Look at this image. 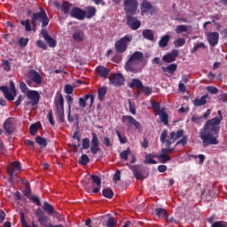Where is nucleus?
I'll list each match as a JSON object with an SVG mask.
<instances>
[{"mask_svg": "<svg viewBox=\"0 0 227 227\" xmlns=\"http://www.w3.org/2000/svg\"><path fill=\"white\" fill-rule=\"evenodd\" d=\"M218 116L213 119L207 120L203 126V129L200 131V137L202 141L203 146H209V145H217V136H219V130H221V121L223 120V113L218 110Z\"/></svg>", "mask_w": 227, "mask_h": 227, "instance_id": "1", "label": "nucleus"}, {"mask_svg": "<svg viewBox=\"0 0 227 227\" xmlns=\"http://www.w3.org/2000/svg\"><path fill=\"white\" fill-rule=\"evenodd\" d=\"M31 22L33 27H36L42 22V27H47L49 26V17L47 16V12H45V9L40 7L39 12H33L31 17Z\"/></svg>", "mask_w": 227, "mask_h": 227, "instance_id": "2", "label": "nucleus"}, {"mask_svg": "<svg viewBox=\"0 0 227 227\" xmlns=\"http://www.w3.org/2000/svg\"><path fill=\"white\" fill-rule=\"evenodd\" d=\"M54 106L57 109L56 114H58L60 123H65V99L61 91H57L54 98Z\"/></svg>", "mask_w": 227, "mask_h": 227, "instance_id": "3", "label": "nucleus"}, {"mask_svg": "<svg viewBox=\"0 0 227 227\" xmlns=\"http://www.w3.org/2000/svg\"><path fill=\"white\" fill-rule=\"evenodd\" d=\"M132 42V35H124L122 38L115 42V51L119 54H123L127 49H129V44Z\"/></svg>", "mask_w": 227, "mask_h": 227, "instance_id": "4", "label": "nucleus"}, {"mask_svg": "<svg viewBox=\"0 0 227 227\" xmlns=\"http://www.w3.org/2000/svg\"><path fill=\"white\" fill-rule=\"evenodd\" d=\"M0 90L3 91L4 96L7 100H15V98L17 97V90L15 89V82H13V81H10V89L6 86H1Z\"/></svg>", "mask_w": 227, "mask_h": 227, "instance_id": "5", "label": "nucleus"}, {"mask_svg": "<svg viewBox=\"0 0 227 227\" xmlns=\"http://www.w3.org/2000/svg\"><path fill=\"white\" fill-rule=\"evenodd\" d=\"M27 77V84H31V82H34L35 84L40 85L42 82H43V76H42V74H40V73L35 69L29 70Z\"/></svg>", "mask_w": 227, "mask_h": 227, "instance_id": "6", "label": "nucleus"}, {"mask_svg": "<svg viewBox=\"0 0 227 227\" xmlns=\"http://www.w3.org/2000/svg\"><path fill=\"white\" fill-rule=\"evenodd\" d=\"M123 6L126 15H136L139 4L137 3V0H125L123 2Z\"/></svg>", "mask_w": 227, "mask_h": 227, "instance_id": "7", "label": "nucleus"}, {"mask_svg": "<svg viewBox=\"0 0 227 227\" xmlns=\"http://www.w3.org/2000/svg\"><path fill=\"white\" fill-rule=\"evenodd\" d=\"M108 79H109L110 84H113V86H115V87L123 86L125 82V78L123 77V74H121V73L111 74Z\"/></svg>", "mask_w": 227, "mask_h": 227, "instance_id": "8", "label": "nucleus"}, {"mask_svg": "<svg viewBox=\"0 0 227 227\" xmlns=\"http://www.w3.org/2000/svg\"><path fill=\"white\" fill-rule=\"evenodd\" d=\"M92 138L90 141V153L92 155H97L98 152H100V140L98 139V136L96 135L95 132L91 133Z\"/></svg>", "mask_w": 227, "mask_h": 227, "instance_id": "9", "label": "nucleus"}, {"mask_svg": "<svg viewBox=\"0 0 227 227\" xmlns=\"http://www.w3.org/2000/svg\"><path fill=\"white\" fill-rule=\"evenodd\" d=\"M16 171H18L19 173H20V171H22V167L20 165V161H13L7 168V173L9 175L10 180H12V178H15Z\"/></svg>", "mask_w": 227, "mask_h": 227, "instance_id": "10", "label": "nucleus"}, {"mask_svg": "<svg viewBox=\"0 0 227 227\" xmlns=\"http://www.w3.org/2000/svg\"><path fill=\"white\" fill-rule=\"evenodd\" d=\"M127 26L130 27L133 31L139 29L141 27V21L137 18L133 17L132 15H126Z\"/></svg>", "mask_w": 227, "mask_h": 227, "instance_id": "11", "label": "nucleus"}, {"mask_svg": "<svg viewBox=\"0 0 227 227\" xmlns=\"http://www.w3.org/2000/svg\"><path fill=\"white\" fill-rule=\"evenodd\" d=\"M122 123H127V127L130 129V125H134V127L139 130L141 129V123L137 121L134 117L130 115H123L121 118Z\"/></svg>", "mask_w": 227, "mask_h": 227, "instance_id": "12", "label": "nucleus"}, {"mask_svg": "<svg viewBox=\"0 0 227 227\" xmlns=\"http://www.w3.org/2000/svg\"><path fill=\"white\" fill-rule=\"evenodd\" d=\"M137 65H139V62H136L134 60H130L129 59L126 62L124 68L126 72H131V74H139L141 70L137 68Z\"/></svg>", "mask_w": 227, "mask_h": 227, "instance_id": "13", "label": "nucleus"}, {"mask_svg": "<svg viewBox=\"0 0 227 227\" xmlns=\"http://www.w3.org/2000/svg\"><path fill=\"white\" fill-rule=\"evenodd\" d=\"M13 121H15V119L13 117H9L4 122V129L9 136H12V134L15 132V125H13Z\"/></svg>", "mask_w": 227, "mask_h": 227, "instance_id": "14", "label": "nucleus"}, {"mask_svg": "<svg viewBox=\"0 0 227 227\" xmlns=\"http://www.w3.org/2000/svg\"><path fill=\"white\" fill-rule=\"evenodd\" d=\"M27 98L31 100V102H28V104H31V106H38V102H40V93L36 90H30L27 92L26 94Z\"/></svg>", "mask_w": 227, "mask_h": 227, "instance_id": "15", "label": "nucleus"}, {"mask_svg": "<svg viewBox=\"0 0 227 227\" xmlns=\"http://www.w3.org/2000/svg\"><path fill=\"white\" fill-rule=\"evenodd\" d=\"M71 17L74 19H77V20H84L86 19V11H82V9L74 7L70 12Z\"/></svg>", "mask_w": 227, "mask_h": 227, "instance_id": "16", "label": "nucleus"}, {"mask_svg": "<svg viewBox=\"0 0 227 227\" xmlns=\"http://www.w3.org/2000/svg\"><path fill=\"white\" fill-rule=\"evenodd\" d=\"M89 100H90L89 106L91 107L93 106V104H95V96H93L91 94H86L83 96V98H79L80 107L84 109V107H86V102H88Z\"/></svg>", "mask_w": 227, "mask_h": 227, "instance_id": "17", "label": "nucleus"}, {"mask_svg": "<svg viewBox=\"0 0 227 227\" xmlns=\"http://www.w3.org/2000/svg\"><path fill=\"white\" fill-rule=\"evenodd\" d=\"M207 40L210 47H215L219 43V33L218 32H208L207 34Z\"/></svg>", "mask_w": 227, "mask_h": 227, "instance_id": "18", "label": "nucleus"}, {"mask_svg": "<svg viewBox=\"0 0 227 227\" xmlns=\"http://www.w3.org/2000/svg\"><path fill=\"white\" fill-rule=\"evenodd\" d=\"M36 217L38 218V222L42 226H47V223H49V216L45 215V213L42 208H37L35 212Z\"/></svg>", "mask_w": 227, "mask_h": 227, "instance_id": "19", "label": "nucleus"}, {"mask_svg": "<svg viewBox=\"0 0 227 227\" xmlns=\"http://www.w3.org/2000/svg\"><path fill=\"white\" fill-rule=\"evenodd\" d=\"M180 51L172 50L170 53H168L162 57L164 63H173L176 61V57L179 56Z\"/></svg>", "mask_w": 227, "mask_h": 227, "instance_id": "20", "label": "nucleus"}, {"mask_svg": "<svg viewBox=\"0 0 227 227\" xmlns=\"http://www.w3.org/2000/svg\"><path fill=\"white\" fill-rule=\"evenodd\" d=\"M140 9L142 13H150L151 15L155 13V7H153V5H152L148 0H143Z\"/></svg>", "mask_w": 227, "mask_h": 227, "instance_id": "21", "label": "nucleus"}, {"mask_svg": "<svg viewBox=\"0 0 227 227\" xmlns=\"http://www.w3.org/2000/svg\"><path fill=\"white\" fill-rule=\"evenodd\" d=\"M96 72L98 75H99V77H102L103 79H107V77H109V74H111V69L104 66H99L96 67Z\"/></svg>", "mask_w": 227, "mask_h": 227, "instance_id": "22", "label": "nucleus"}, {"mask_svg": "<svg viewBox=\"0 0 227 227\" xmlns=\"http://www.w3.org/2000/svg\"><path fill=\"white\" fill-rule=\"evenodd\" d=\"M90 178L92 183L97 185V187L93 189V193L98 194V192H100V185H102V179H100V176L97 175H91Z\"/></svg>", "mask_w": 227, "mask_h": 227, "instance_id": "23", "label": "nucleus"}, {"mask_svg": "<svg viewBox=\"0 0 227 227\" xmlns=\"http://www.w3.org/2000/svg\"><path fill=\"white\" fill-rule=\"evenodd\" d=\"M129 168L133 173V176L137 180H145V176L140 172L141 165H133V167H129Z\"/></svg>", "mask_w": 227, "mask_h": 227, "instance_id": "24", "label": "nucleus"}, {"mask_svg": "<svg viewBox=\"0 0 227 227\" xmlns=\"http://www.w3.org/2000/svg\"><path fill=\"white\" fill-rule=\"evenodd\" d=\"M86 34L81 29H77L73 33V40H74V42H84Z\"/></svg>", "mask_w": 227, "mask_h": 227, "instance_id": "25", "label": "nucleus"}, {"mask_svg": "<svg viewBox=\"0 0 227 227\" xmlns=\"http://www.w3.org/2000/svg\"><path fill=\"white\" fill-rule=\"evenodd\" d=\"M168 137V129H163L160 137V143L163 145L165 144V146H171L173 145V142H171V137L166 139Z\"/></svg>", "mask_w": 227, "mask_h": 227, "instance_id": "26", "label": "nucleus"}, {"mask_svg": "<svg viewBox=\"0 0 227 227\" xmlns=\"http://www.w3.org/2000/svg\"><path fill=\"white\" fill-rule=\"evenodd\" d=\"M176 68H178V65L176 64H170L168 67H161V70L165 74V75H168V74L173 75V74L176 72Z\"/></svg>", "mask_w": 227, "mask_h": 227, "instance_id": "27", "label": "nucleus"}, {"mask_svg": "<svg viewBox=\"0 0 227 227\" xmlns=\"http://www.w3.org/2000/svg\"><path fill=\"white\" fill-rule=\"evenodd\" d=\"M142 36L143 38H145V40H148L149 42H153L155 40V34L152 29L143 30Z\"/></svg>", "mask_w": 227, "mask_h": 227, "instance_id": "28", "label": "nucleus"}, {"mask_svg": "<svg viewBox=\"0 0 227 227\" xmlns=\"http://www.w3.org/2000/svg\"><path fill=\"white\" fill-rule=\"evenodd\" d=\"M143 52L141 51H135L130 58L129 59L130 61H135L137 63H143Z\"/></svg>", "mask_w": 227, "mask_h": 227, "instance_id": "29", "label": "nucleus"}, {"mask_svg": "<svg viewBox=\"0 0 227 227\" xmlns=\"http://www.w3.org/2000/svg\"><path fill=\"white\" fill-rule=\"evenodd\" d=\"M129 88H131L134 90V88H137L138 90H141L143 88V82L139 79H132L131 82L128 84Z\"/></svg>", "mask_w": 227, "mask_h": 227, "instance_id": "30", "label": "nucleus"}, {"mask_svg": "<svg viewBox=\"0 0 227 227\" xmlns=\"http://www.w3.org/2000/svg\"><path fill=\"white\" fill-rule=\"evenodd\" d=\"M180 137H184V129H178L176 133H175L174 131L170 133V139L172 145L173 143H175L176 139H180Z\"/></svg>", "mask_w": 227, "mask_h": 227, "instance_id": "31", "label": "nucleus"}, {"mask_svg": "<svg viewBox=\"0 0 227 227\" xmlns=\"http://www.w3.org/2000/svg\"><path fill=\"white\" fill-rule=\"evenodd\" d=\"M207 98H208V94L202 96L201 98L194 99L193 100V105L196 107H200L201 106H205V104H207Z\"/></svg>", "mask_w": 227, "mask_h": 227, "instance_id": "32", "label": "nucleus"}, {"mask_svg": "<svg viewBox=\"0 0 227 227\" xmlns=\"http://www.w3.org/2000/svg\"><path fill=\"white\" fill-rule=\"evenodd\" d=\"M169 40H170L169 35H163L158 43L159 47H160L161 49L168 47V43H169Z\"/></svg>", "mask_w": 227, "mask_h": 227, "instance_id": "33", "label": "nucleus"}, {"mask_svg": "<svg viewBox=\"0 0 227 227\" xmlns=\"http://www.w3.org/2000/svg\"><path fill=\"white\" fill-rule=\"evenodd\" d=\"M102 195L104 198H106V200H113V197L114 196V192L111 188H105L102 191Z\"/></svg>", "mask_w": 227, "mask_h": 227, "instance_id": "34", "label": "nucleus"}, {"mask_svg": "<svg viewBox=\"0 0 227 227\" xmlns=\"http://www.w3.org/2000/svg\"><path fill=\"white\" fill-rule=\"evenodd\" d=\"M94 15H97V8L93 6L87 7V12H85L86 19H93Z\"/></svg>", "mask_w": 227, "mask_h": 227, "instance_id": "35", "label": "nucleus"}, {"mask_svg": "<svg viewBox=\"0 0 227 227\" xmlns=\"http://www.w3.org/2000/svg\"><path fill=\"white\" fill-rule=\"evenodd\" d=\"M60 10L65 13V15L70 13V10H72V5L68 2H64L61 6Z\"/></svg>", "mask_w": 227, "mask_h": 227, "instance_id": "36", "label": "nucleus"}, {"mask_svg": "<svg viewBox=\"0 0 227 227\" xmlns=\"http://www.w3.org/2000/svg\"><path fill=\"white\" fill-rule=\"evenodd\" d=\"M155 215L158 217L164 219V217L168 215V211L165 208L158 207L155 209Z\"/></svg>", "mask_w": 227, "mask_h": 227, "instance_id": "37", "label": "nucleus"}, {"mask_svg": "<svg viewBox=\"0 0 227 227\" xmlns=\"http://www.w3.org/2000/svg\"><path fill=\"white\" fill-rule=\"evenodd\" d=\"M158 159L161 164H166V162H169V160H171V156L160 153V154L158 156Z\"/></svg>", "mask_w": 227, "mask_h": 227, "instance_id": "38", "label": "nucleus"}, {"mask_svg": "<svg viewBox=\"0 0 227 227\" xmlns=\"http://www.w3.org/2000/svg\"><path fill=\"white\" fill-rule=\"evenodd\" d=\"M158 114H159V116L160 118V121H162V123H164V125H168L169 119H168V114H166L165 112L161 111Z\"/></svg>", "mask_w": 227, "mask_h": 227, "instance_id": "39", "label": "nucleus"}, {"mask_svg": "<svg viewBox=\"0 0 227 227\" xmlns=\"http://www.w3.org/2000/svg\"><path fill=\"white\" fill-rule=\"evenodd\" d=\"M99 100H104L106 95H107V87H100L98 91Z\"/></svg>", "mask_w": 227, "mask_h": 227, "instance_id": "40", "label": "nucleus"}, {"mask_svg": "<svg viewBox=\"0 0 227 227\" xmlns=\"http://www.w3.org/2000/svg\"><path fill=\"white\" fill-rule=\"evenodd\" d=\"M89 163H90V157H88V154H82L80 157L79 164H81V166H88Z\"/></svg>", "mask_w": 227, "mask_h": 227, "instance_id": "41", "label": "nucleus"}, {"mask_svg": "<svg viewBox=\"0 0 227 227\" xmlns=\"http://www.w3.org/2000/svg\"><path fill=\"white\" fill-rule=\"evenodd\" d=\"M17 43L20 45V47H21V49H24V47H27V43H29V38L20 37Z\"/></svg>", "mask_w": 227, "mask_h": 227, "instance_id": "42", "label": "nucleus"}, {"mask_svg": "<svg viewBox=\"0 0 227 227\" xmlns=\"http://www.w3.org/2000/svg\"><path fill=\"white\" fill-rule=\"evenodd\" d=\"M43 210L44 212H48V214H54V207L52 205L49 204V202L44 201L43 202Z\"/></svg>", "mask_w": 227, "mask_h": 227, "instance_id": "43", "label": "nucleus"}, {"mask_svg": "<svg viewBox=\"0 0 227 227\" xmlns=\"http://www.w3.org/2000/svg\"><path fill=\"white\" fill-rule=\"evenodd\" d=\"M35 143H37L39 146H43V148H45V146H47V138L42 137H36Z\"/></svg>", "mask_w": 227, "mask_h": 227, "instance_id": "44", "label": "nucleus"}, {"mask_svg": "<svg viewBox=\"0 0 227 227\" xmlns=\"http://www.w3.org/2000/svg\"><path fill=\"white\" fill-rule=\"evenodd\" d=\"M129 153H130V148L128 147L126 150L122 151L120 154L119 157L122 160H129Z\"/></svg>", "mask_w": 227, "mask_h": 227, "instance_id": "45", "label": "nucleus"}, {"mask_svg": "<svg viewBox=\"0 0 227 227\" xmlns=\"http://www.w3.org/2000/svg\"><path fill=\"white\" fill-rule=\"evenodd\" d=\"M44 40L48 43L49 47H51L52 49H54V47L58 45V42L54 38H52L51 35Z\"/></svg>", "mask_w": 227, "mask_h": 227, "instance_id": "46", "label": "nucleus"}, {"mask_svg": "<svg viewBox=\"0 0 227 227\" xmlns=\"http://www.w3.org/2000/svg\"><path fill=\"white\" fill-rule=\"evenodd\" d=\"M20 24L21 26L25 27V31H27V33L33 30V28H31V23L29 22V20H21Z\"/></svg>", "mask_w": 227, "mask_h": 227, "instance_id": "47", "label": "nucleus"}, {"mask_svg": "<svg viewBox=\"0 0 227 227\" xmlns=\"http://www.w3.org/2000/svg\"><path fill=\"white\" fill-rule=\"evenodd\" d=\"M176 33L182 35V33H187V25H179L176 27Z\"/></svg>", "mask_w": 227, "mask_h": 227, "instance_id": "48", "label": "nucleus"}, {"mask_svg": "<svg viewBox=\"0 0 227 227\" xmlns=\"http://www.w3.org/2000/svg\"><path fill=\"white\" fill-rule=\"evenodd\" d=\"M166 147L167 148H161L160 153L168 155V153H173L175 152V149L176 148V145H175V147H171V145L166 146Z\"/></svg>", "mask_w": 227, "mask_h": 227, "instance_id": "49", "label": "nucleus"}, {"mask_svg": "<svg viewBox=\"0 0 227 227\" xmlns=\"http://www.w3.org/2000/svg\"><path fill=\"white\" fill-rule=\"evenodd\" d=\"M145 164H157V160H153V156L152 154L145 155Z\"/></svg>", "mask_w": 227, "mask_h": 227, "instance_id": "50", "label": "nucleus"}, {"mask_svg": "<svg viewBox=\"0 0 227 227\" xmlns=\"http://www.w3.org/2000/svg\"><path fill=\"white\" fill-rule=\"evenodd\" d=\"M20 90H21V93H24V95H27V92L31 91L29 88H27V85H26V82H21L20 83Z\"/></svg>", "mask_w": 227, "mask_h": 227, "instance_id": "51", "label": "nucleus"}, {"mask_svg": "<svg viewBox=\"0 0 227 227\" xmlns=\"http://www.w3.org/2000/svg\"><path fill=\"white\" fill-rule=\"evenodd\" d=\"M205 47L204 43H199L191 50V52L192 54H194V52H197L199 49H205Z\"/></svg>", "mask_w": 227, "mask_h": 227, "instance_id": "52", "label": "nucleus"}, {"mask_svg": "<svg viewBox=\"0 0 227 227\" xmlns=\"http://www.w3.org/2000/svg\"><path fill=\"white\" fill-rule=\"evenodd\" d=\"M82 150H88L90 148V138L86 137L82 140Z\"/></svg>", "mask_w": 227, "mask_h": 227, "instance_id": "53", "label": "nucleus"}, {"mask_svg": "<svg viewBox=\"0 0 227 227\" xmlns=\"http://www.w3.org/2000/svg\"><path fill=\"white\" fill-rule=\"evenodd\" d=\"M116 226V220L114 216L108 218L106 222V227H115Z\"/></svg>", "mask_w": 227, "mask_h": 227, "instance_id": "54", "label": "nucleus"}, {"mask_svg": "<svg viewBox=\"0 0 227 227\" xmlns=\"http://www.w3.org/2000/svg\"><path fill=\"white\" fill-rule=\"evenodd\" d=\"M175 47H184L185 45V39L179 38L174 42Z\"/></svg>", "mask_w": 227, "mask_h": 227, "instance_id": "55", "label": "nucleus"}, {"mask_svg": "<svg viewBox=\"0 0 227 227\" xmlns=\"http://www.w3.org/2000/svg\"><path fill=\"white\" fill-rule=\"evenodd\" d=\"M115 133L117 135V137L119 138L121 145H125V143H127V137H121V133H120L119 130H116Z\"/></svg>", "mask_w": 227, "mask_h": 227, "instance_id": "56", "label": "nucleus"}, {"mask_svg": "<svg viewBox=\"0 0 227 227\" xmlns=\"http://www.w3.org/2000/svg\"><path fill=\"white\" fill-rule=\"evenodd\" d=\"M35 45H37V47L43 51H47V44H45V43H43L42 40H37Z\"/></svg>", "mask_w": 227, "mask_h": 227, "instance_id": "57", "label": "nucleus"}, {"mask_svg": "<svg viewBox=\"0 0 227 227\" xmlns=\"http://www.w3.org/2000/svg\"><path fill=\"white\" fill-rule=\"evenodd\" d=\"M64 91L67 95H72V93H74V87L70 84H67L64 87Z\"/></svg>", "mask_w": 227, "mask_h": 227, "instance_id": "58", "label": "nucleus"}, {"mask_svg": "<svg viewBox=\"0 0 227 227\" xmlns=\"http://www.w3.org/2000/svg\"><path fill=\"white\" fill-rule=\"evenodd\" d=\"M152 107L153 109H154L155 111H157L158 114L159 113L162 112V110H160V104L156 102V101H152Z\"/></svg>", "mask_w": 227, "mask_h": 227, "instance_id": "59", "label": "nucleus"}, {"mask_svg": "<svg viewBox=\"0 0 227 227\" xmlns=\"http://www.w3.org/2000/svg\"><path fill=\"white\" fill-rule=\"evenodd\" d=\"M207 90L211 93V95H217L219 93V89L214 86H208L207 87Z\"/></svg>", "mask_w": 227, "mask_h": 227, "instance_id": "60", "label": "nucleus"}, {"mask_svg": "<svg viewBox=\"0 0 227 227\" xmlns=\"http://www.w3.org/2000/svg\"><path fill=\"white\" fill-rule=\"evenodd\" d=\"M31 201H33V203H35L37 207H42L40 197H38L37 195H33L31 198Z\"/></svg>", "mask_w": 227, "mask_h": 227, "instance_id": "61", "label": "nucleus"}, {"mask_svg": "<svg viewBox=\"0 0 227 227\" xmlns=\"http://www.w3.org/2000/svg\"><path fill=\"white\" fill-rule=\"evenodd\" d=\"M211 227H227V223L224 221L215 222Z\"/></svg>", "mask_w": 227, "mask_h": 227, "instance_id": "62", "label": "nucleus"}, {"mask_svg": "<svg viewBox=\"0 0 227 227\" xmlns=\"http://www.w3.org/2000/svg\"><path fill=\"white\" fill-rule=\"evenodd\" d=\"M29 132L31 136H35L36 132H38V126H36V124H32L29 128Z\"/></svg>", "mask_w": 227, "mask_h": 227, "instance_id": "63", "label": "nucleus"}, {"mask_svg": "<svg viewBox=\"0 0 227 227\" xmlns=\"http://www.w3.org/2000/svg\"><path fill=\"white\" fill-rule=\"evenodd\" d=\"M187 143H188L187 136H184V137H183V139H181L176 143V146H178V145H182L183 146H185V145H187Z\"/></svg>", "mask_w": 227, "mask_h": 227, "instance_id": "64", "label": "nucleus"}]
</instances>
